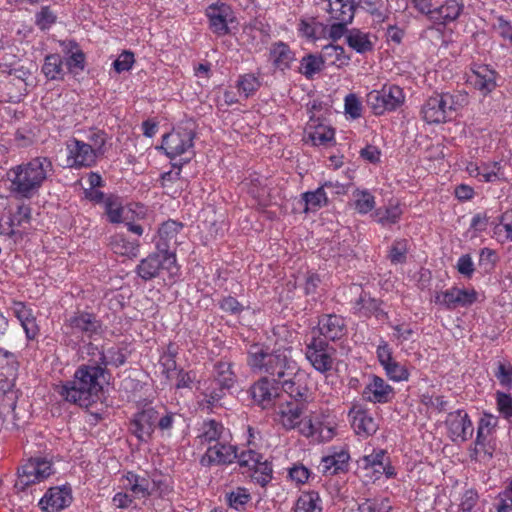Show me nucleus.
<instances>
[{"label":"nucleus","mask_w":512,"mask_h":512,"mask_svg":"<svg viewBox=\"0 0 512 512\" xmlns=\"http://www.w3.org/2000/svg\"><path fill=\"white\" fill-rule=\"evenodd\" d=\"M477 502L478 493L473 489L466 490L461 497L459 512H473Z\"/></svg>","instance_id":"nucleus-59"},{"label":"nucleus","mask_w":512,"mask_h":512,"mask_svg":"<svg viewBox=\"0 0 512 512\" xmlns=\"http://www.w3.org/2000/svg\"><path fill=\"white\" fill-rule=\"evenodd\" d=\"M320 57L323 60L324 65H335L338 67L347 65L350 61V57L346 55L345 50L340 45L328 44L322 48Z\"/></svg>","instance_id":"nucleus-33"},{"label":"nucleus","mask_w":512,"mask_h":512,"mask_svg":"<svg viewBox=\"0 0 512 512\" xmlns=\"http://www.w3.org/2000/svg\"><path fill=\"white\" fill-rule=\"evenodd\" d=\"M368 379L369 382L361 393L365 401L385 404L393 399L394 389L383 378L372 374L368 376Z\"/></svg>","instance_id":"nucleus-16"},{"label":"nucleus","mask_w":512,"mask_h":512,"mask_svg":"<svg viewBox=\"0 0 512 512\" xmlns=\"http://www.w3.org/2000/svg\"><path fill=\"white\" fill-rule=\"evenodd\" d=\"M309 429L312 436H318L322 441H328L334 435L333 428L324 426L321 423L314 424L311 422Z\"/></svg>","instance_id":"nucleus-64"},{"label":"nucleus","mask_w":512,"mask_h":512,"mask_svg":"<svg viewBox=\"0 0 512 512\" xmlns=\"http://www.w3.org/2000/svg\"><path fill=\"white\" fill-rule=\"evenodd\" d=\"M239 92L243 93L245 98L255 93L260 87V82L253 74L241 76L237 82Z\"/></svg>","instance_id":"nucleus-50"},{"label":"nucleus","mask_w":512,"mask_h":512,"mask_svg":"<svg viewBox=\"0 0 512 512\" xmlns=\"http://www.w3.org/2000/svg\"><path fill=\"white\" fill-rule=\"evenodd\" d=\"M477 299L475 290L460 289L453 287L443 292H439L435 296V303L447 309H455L457 307H466L473 304Z\"/></svg>","instance_id":"nucleus-17"},{"label":"nucleus","mask_w":512,"mask_h":512,"mask_svg":"<svg viewBox=\"0 0 512 512\" xmlns=\"http://www.w3.org/2000/svg\"><path fill=\"white\" fill-rule=\"evenodd\" d=\"M237 462L241 467H248L249 469H255L261 461V456L253 450L242 451L240 454L237 453Z\"/></svg>","instance_id":"nucleus-58"},{"label":"nucleus","mask_w":512,"mask_h":512,"mask_svg":"<svg viewBox=\"0 0 512 512\" xmlns=\"http://www.w3.org/2000/svg\"><path fill=\"white\" fill-rule=\"evenodd\" d=\"M150 481L145 477L130 473V491L135 497L145 498L149 495Z\"/></svg>","instance_id":"nucleus-49"},{"label":"nucleus","mask_w":512,"mask_h":512,"mask_svg":"<svg viewBox=\"0 0 512 512\" xmlns=\"http://www.w3.org/2000/svg\"><path fill=\"white\" fill-rule=\"evenodd\" d=\"M31 219V208L29 205H26L24 203L18 204L16 207V211L12 212L8 225V230H2L0 231L1 234L7 235L10 238H14L15 241L18 238H22V233L20 231H16L13 229L15 226H22L25 223H29Z\"/></svg>","instance_id":"nucleus-30"},{"label":"nucleus","mask_w":512,"mask_h":512,"mask_svg":"<svg viewBox=\"0 0 512 512\" xmlns=\"http://www.w3.org/2000/svg\"><path fill=\"white\" fill-rule=\"evenodd\" d=\"M392 506L388 498H365L358 504L359 512H391Z\"/></svg>","instance_id":"nucleus-42"},{"label":"nucleus","mask_w":512,"mask_h":512,"mask_svg":"<svg viewBox=\"0 0 512 512\" xmlns=\"http://www.w3.org/2000/svg\"><path fill=\"white\" fill-rule=\"evenodd\" d=\"M165 271L169 276L178 272L176 255L165 254L158 250L142 259L135 269L137 275L145 281L159 277Z\"/></svg>","instance_id":"nucleus-8"},{"label":"nucleus","mask_w":512,"mask_h":512,"mask_svg":"<svg viewBox=\"0 0 512 512\" xmlns=\"http://www.w3.org/2000/svg\"><path fill=\"white\" fill-rule=\"evenodd\" d=\"M497 73L487 65H477L468 76V81L483 96H487L496 87Z\"/></svg>","instance_id":"nucleus-19"},{"label":"nucleus","mask_w":512,"mask_h":512,"mask_svg":"<svg viewBox=\"0 0 512 512\" xmlns=\"http://www.w3.org/2000/svg\"><path fill=\"white\" fill-rule=\"evenodd\" d=\"M445 424L453 442H466L473 435L474 429L468 414L457 410L448 414Z\"/></svg>","instance_id":"nucleus-12"},{"label":"nucleus","mask_w":512,"mask_h":512,"mask_svg":"<svg viewBox=\"0 0 512 512\" xmlns=\"http://www.w3.org/2000/svg\"><path fill=\"white\" fill-rule=\"evenodd\" d=\"M53 173V164L47 157H36L8 172L10 192L17 198H32L43 182Z\"/></svg>","instance_id":"nucleus-2"},{"label":"nucleus","mask_w":512,"mask_h":512,"mask_svg":"<svg viewBox=\"0 0 512 512\" xmlns=\"http://www.w3.org/2000/svg\"><path fill=\"white\" fill-rule=\"evenodd\" d=\"M355 209L361 213L366 214L375 206V198L372 194L367 191H362L356 194Z\"/></svg>","instance_id":"nucleus-54"},{"label":"nucleus","mask_w":512,"mask_h":512,"mask_svg":"<svg viewBox=\"0 0 512 512\" xmlns=\"http://www.w3.org/2000/svg\"><path fill=\"white\" fill-rule=\"evenodd\" d=\"M494 375L501 386L507 389L512 388V365L499 362Z\"/></svg>","instance_id":"nucleus-56"},{"label":"nucleus","mask_w":512,"mask_h":512,"mask_svg":"<svg viewBox=\"0 0 512 512\" xmlns=\"http://www.w3.org/2000/svg\"><path fill=\"white\" fill-rule=\"evenodd\" d=\"M345 112L353 119L361 117L362 105L355 94H348L345 97Z\"/></svg>","instance_id":"nucleus-61"},{"label":"nucleus","mask_w":512,"mask_h":512,"mask_svg":"<svg viewBox=\"0 0 512 512\" xmlns=\"http://www.w3.org/2000/svg\"><path fill=\"white\" fill-rule=\"evenodd\" d=\"M323 67L324 63L320 55L309 54L302 58L300 71L306 78L310 79L320 72Z\"/></svg>","instance_id":"nucleus-43"},{"label":"nucleus","mask_w":512,"mask_h":512,"mask_svg":"<svg viewBox=\"0 0 512 512\" xmlns=\"http://www.w3.org/2000/svg\"><path fill=\"white\" fill-rule=\"evenodd\" d=\"M253 478L261 486H265L272 478V467L265 461L259 462L257 468L254 469Z\"/></svg>","instance_id":"nucleus-60"},{"label":"nucleus","mask_w":512,"mask_h":512,"mask_svg":"<svg viewBox=\"0 0 512 512\" xmlns=\"http://www.w3.org/2000/svg\"><path fill=\"white\" fill-rule=\"evenodd\" d=\"M276 381V379H274ZM309 375L300 370L296 361L294 360V367L285 369L283 371V378L277 380L281 384L282 390L295 402L306 404L311 398V391L309 388Z\"/></svg>","instance_id":"nucleus-7"},{"label":"nucleus","mask_w":512,"mask_h":512,"mask_svg":"<svg viewBox=\"0 0 512 512\" xmlns=\"http://www.w3.org/2000/svg\"><path fill=\"white\" fill-rule=\"evenodd\" d=\"M497 425L498 417L490 413H484L478 422L475 445L477 448L479 447L480 450L488 453L490 456L492 453L489 451V437L493 434Z\"/></svg>","instance_id":"nucleus-24"},{"label":"nucleus","mask_w":512,"mask_h":512,"mask_svg":"<svg viewBox=\"0 0 512 512\" xmlns=\"http://www.w3.org/2000/svg\"><path fill=\"white\" fill-rule=\"evenodd\" d=\"M106 370L99 364H83L78 367L71 381L62 385L60 395L68 402L89 408L100 399Z\"/></svg>","instance_id":"nucleus-1"},{"label":"nucleus","mask_w":512,"mask_h":512,"mask_svg":"<svg viewBox=\"0 0 512 512\" xmlns=\"http://www.w3.org/2000/svg\"><path fill=\"white\" fill-rule=\"evenodd\" d=\"M237 380L233 371V364L229 361L220 360L214 364L212 378L204 389V398L209 407L221 405L220 401L227 392L235 385Z\"/></svg>","instance_id":"nucleus-4"},{"label":"nucleus","mask_w":512,"mask_h":512,"mask_svg":"<svg viewBox=\"0 0 512 512\" xmlns=\"http://www.w3.org/2000/svg\"><path fill=\"white\" fill-rule=\"evenodd\" d=\"M67 150V162L70 167H90L98 156L92 145L77 139L67 142Z\"/></svg>","instance_id":"nucleus-15"},{"label":"nucleus","mask_w":512,"mask_h":512,"mask_svg":"<svg viewBox=\"0 0 512 512\" xmlns=\"http://www.w3.org/2000/svg\"><path fill=\"white\" fill-rule=\"evenodd\" d=\"M496 405L499 413L509 422H512V396L505 392L497 391Z\"/></svg>","instance_id":"nucleus-51"},{"label":"nucleus","mask_w":512,"mask_h":512,"mask_svg":"<svg viewBox=\"0 0 512 512\" xmlns=\"http://www.w3.org/2000/svg\"><path fill=\"white\" fill-rule=\"evenodd\" d=\"M250 392L253 400L264 409L270 407L273 400L278 396L277 389L266 377L254 383Z\"/></svg>","instance_id":"nucleus-26"},{"label":"nucleus","mask_w":512,"mask_h":512,"mask_svg":"<svg viewBox=\"0 0 512 512\" xmlns=\"http://www.w3.org/2000/svg\"><path fill=\"white\" fill-rule=\"evenodd\" d=\"M463 4H459L456 0H447L440 7L434 8L432 12L431 22L434 24L445 25L455 21L463 11Z\"/></svg>","instance_id":"nucleus-28"},{"label":"nucleus","mask_w":512,"mask_h":512,"mask_svg":"<svg viewBox=\"0 0 512 512\" xmlns=\"http://www.w3.org/2000/svg\"><path fill=\"white\" fill-rule=\"evenodd\" d=\"M145 388V398H135L137 412L134 414L133 420L130 421V432L133 433L138 440L147 441L155 428V423L158 419V412L152 406L154 399L153 393L147 385L142 386Z\"/></svg>","instance_id":"nucleus-5"},{"label":"nucleus","mask_w":512,"mask_h":512,"mask_svg":"<svg viewBox=\"0 0 512 512\" xmlns=\"http://www.w3.org/2000/svg\"><path fill=\"white\" fill-rule=\"evenodd\" d=\"M338 187V185H334L331 181L325 182L323 185L318 187L315 191H308L302 194V201L304 202L305 213L310 211H317L318 209L326 206L328 204V197L326 194V188Z\"/></svg>","instance_id":"nucleus-27"},{"label":"nucleus","mask_w":512,"mask_h":512,"mask_svg":"<svg viewBox=\"0 0 512 512\" xmlns=\"http://www.w3.org/2000/svg\"><path fill=\"white\" fill-rule=\"evenodd\" d=\"M196 374L193 371L179 369L176 377V389H191L195 381Z\"/></svg>","instance_id":"nucleus-63"},{"label":"nucleus","mask_w":512,"mask_h":512,"mask_svg":"<svg viewBox=\"0 0 512 512\" xmlns=\"http://www.w3.org/2000/svg\"><path fill=\"white\" fill-rule=\"evenodd\" d=\"M350 454L345 449H334L329 455L324 456L319 468L324 475H337L346 473L349 469Z\"/></svg>","instance_id":"nucleus-20"},{"label":"nucleus","mask_w":512,"mask_h":512,"mask_svg":"<svg viewBox=\"0 0 512 512\" xmlns=\"http://www.w3.org/2000/svg\"><path fill=\"white\" fill-rule=\"evenodd\" d=\"M219 307L224 312L230 313L232 315H238L244 310V306L232 296L224 297L219 302Z\"/></svg>","instance_id":"nucleus-62"},{"label":"nucleus","mask_w":512,"mask_h":512,"mask_svg":"<svg viewBox=\"0 0 512 512\" xmlns=\"http://www.w3.org/2000/svg\"><path fill=\"white\" fill-rule=\"evenodd\" d=\"M56 14L50 9L49 6H43L41 10L35 15V24L41 29H48L56 22Z\"/></svg>","instance_id":"nucleus-55"},{"label":"nucleus","mask_w":512,"mask_h":512,"mask_svg":"<svg viewBox=\"0 0 512 512\" xmlns=\"http://www.w3.org/2000/svg\"><path fill=\"white\" fill-rule=\"evenodd\" d=\"M35 469L34 458L28 460L20 469H18V479L15 487L20 490H25L28 486L34 484L33 473Z\"/></svg>","instance_id":"nucleus-46"},{"label":"nucleus","mask_w":512,"mask_h":512,"mask_svg":"<svg viewBox=\"0 0 512 512\" xmlns=\"http://www.w3.org/2000/svg\"><path fill=\"white\" fill-rule=\"evenodd\" d=\"M210 29L218 36L230 33L229 25L234 23L235 17L231 7L225 3L213 4L207 8Z\"/></svg>","instance_id":"nucleus-13"},{"label":"nucleus","mask_w":512,"mask_h":512,"mask_svg":"<svg viewBox=\"0 0 512 512\" xmlns=\"http://www.w3.org/2000/svg\"><path fill=\"white\" fill-rule=\"evenodd\" d=\"M126 355V348L112 347L106 353H102L100 359L105 366L114 365L118 367L125 363Z\"/></svg>","instance_id":"nucleus-48"},{"label":"nucleus","mask_w":512,"mask_h":512,"mask_svg":"<svg viewBox=\"0 0 512 512\" xmlns=\"http://www.w3.org/2000/svg\"><path fill=\"white\" fill-rule=\"evenodd\" d=\"M249 499L250 495L244 488H238L236 491H233L227 495V501L230 507L236 510L242 509L244 505L249 501Z\"/></svg>","instance_id":"nucleus-57"},{"label":"nucleus","mask_w":512,"mask_h":512,"mask_svg":"<svg viewBox=\"0 0 512 512\" xmlns=\"http://www.w3.org/2000/svg\"><path fill=\"white\" fill-rule=\"evenodd\" d=\"M443 100L440 95L430 97L422 108L424 120L429 123H442L445 122L449 116L446 109L442 105Z\"/></svg>","instance_id":"nucleus-31"},{"label":"nucleus","mask_w":512,"mask_h":512,"mask_svg":"<svg viewBox=\"0 0 512 512\" xmlns=\"http://www.w3.org/2000/svg\"><path fill=\"white\" fill-rule=\"evenodd\" d=\"M355 309L366 317H369L370 315H376L378 317L383 313L380 308L379 301L371 298L367 294L360 295L359 299L356 301Z\"/></svg>","instance_id":"nucleus-41"},{"label":"nucleus","mask_w":512,"mask_h":512,"mask_svg":"<svg viewBox=\"0 0 512 512\" xmlns=\"http://www.w3.org/2000/svg\"><path fill=\"white\" fill-rule=\"evenodd\" d=\"M0 89L6 95L5 101L17 103L26 94L27 83L7 76L5 81H0Z\"/></svg>","instance_id":"nucleus-35"},{"label":"nucleus","mask_w":512,"mask_h":512,"mask_svg":"<svg viewBox=\"0 0 512 512\" xmlns=\"http://www.w3.org/2000/svg\"><path fill=\"white\" fill-rule=\"evenodd\" d=\"M123 207L119 198L115 195H109L105 200V213L111 223H120Z\"/></svg>","instance_id":"nucleus-47"},{"label":"nucleus","mask_w":512,"mask_h":512,"mask_svg":"<svg viewBox=\"0 0 512 512\" xmlns=\"http://www.w3.org/2000/svg\"><path fill=\"white\" fill-rule=\"evenodd\" d=\"M194 133L190 129H176L163 136L161 149L173 159L183 154L193 155Z\"/></svg>","instance_id":"nucleus-10"},{"label":"nucleus","mask_w":512,"mask_h":512,"mask_svg":"<svg viewBox=\"0 0 512 512\" xmlns=\"http://www.w3.org/2000/svg\"><path fill=\"white\" fill-rule=\"evenodd\" d=\"M440 97L443 100L442 105L446 109L449 117L452 112L458 110L460 107H463L465 104H467L468 101L467 94L461 92L454 94L443 93L440 94Z\"/></svg>","instance_id":"nucleus-44"},{"label":"nucleus","mask_w":512,"mask_h":512,"mask_svg":"<svg viewBox=\"0 0 512 512\" xmlns=\"http://www.w3.org/2000/svg\"><path fill=\"white\" fill-rule=\"evenodd\" d=\"M402 215V210L398 205H392L387 208H379L373 213V218L382 226H391L396 224Z\"/></svg>","instance_id":"nucleus-40"},{"label":"nucleus","mask_w":512,"mask_h":512,"mask_svg":"<svg viewBox=\"0 0 512 512\" xmlns=\"http://www.w3.org/2000/svg\"><path fill=\"white\" fill-rule=\"evenodd\" d=\"M346 42L350 48L360 54L371 52L374 49V43L370 40L369 34L359 29L349 30Z\"/></svg>","instance_id":"nucleus-34"},{"label":"nucleus","mask_w":512,"mask_h":512,"mask_svg":"<svg viewBox=\"0 0 512 512\" xmlns=\"http://www.w3.org/2000/svg\"><path fill=\"white\" fill-rule=\"evenodd\" d=\"M321 498L318 492H303L296 501L295 512H321Z\"/></svg>","instance_id":"nucleus-37"},{"label":"nucleus","mask_w":512,"mask_h":512,"mask_svg":"<svg viewBox=\"0 0 512 512\" xmlns=\"http://www.w3.org/2000/svg\"><path fill=\"white\" fill-rule=\"evenodd\" d=\"M247 365L253 372L283 378V371L294 367V360L285 350L270 351L262 344H252L247 351Z\"/></svg>","instance_id":"nucleus-3"},{"label":"nucleus","mask_w":512,"mask_h":512,"mask_svg":"<svg viewBox=\"0 0 512 512\" xmlns=\"http://www.w3.org/2000/svg\"><path fill=\"white\" fill-rule=\"evenodd\" d=\"M305 404L300 402H285L278 406L275 412L276 420L287 429H293L300 423Z\"/></svg>","instance_id":"nucleus-22"},{"label":"nucleus","mask_w":512,"mask_h":512,"mask_svg":"<svg viewBox=\"0 0 512 512\" xmlns=\"http://www.w3.org/2000/svg\"><path fill=\"white\" fill-rule=\"evenodd\" d=\"M351 425L355 432L361 436L374 434L378 429L375 419L360 405H353L349 411Z\"/></svg>","instance_id":"nucleus-21"},{"label":"nucleus","mask_w":512,"mask_h":512,"mask_svg":"<svg viewBox=\"0 0 512 512\" xmlns=\"http://www.w3.org/2000/svg\"><path fill=\"white\" fill-rule=\"evenodd\" d=\"M334 134L333 129L319 126L309 134V138L314 145H327L334 139Z\"/></svg>","instance_id":"nucleus-53"},{"label":"nucleus","mask_w":512,"mask_h":512,"mask_svg":"<svg viewBox=\"0 0 512 512\" xmlns=\"http://www.w3.org/2000/svg\"><path fill=\"white\" fill-rule=\"evenodd\" d=\"M305 356L312 367L321 374L330 372L336 360V348L319 336H313L305 347Z\"/></svg>","instance_id":"nucleus-9"},{"label":"nucleus","mask_w":512,"mask_h":512,"mask_svg":"<svg viewBox=\"0 0 512 512\" xmlns=\"http://www.w3.org/2000/svg\"><path fill=\"white\" fill-rule=\"evenodd\" d=\"M409 243L406 239L395 240L390 248L388 258L392 264H402L407 260Z\"/></svg>","instance_id":"nucleus-45"},{"label":"nucleus","mask_w":512,"mask_h":512,"mask_svg":"<svg viewBox=\"0 0 512 512\" xmlns=\"http://www.w3.org/2000/svg\"><path fill=\"white\" fill-rule=\"evenodd\" d=\"M353 0H328L330 19L351 23L355 15Z\"/></svg>","instance_id":"nucleus-32"},{"label":"nucleus","mask_w":512,"mask_h":512,"mask_svg":"<svg viewBox=\"0 0 512 512\" xmlns=\"http://www.w3.org/2000/svg\"><path fill=\"white\" fill-rule=\"evenodd\" d=\"M224 426L216 420L204 421L198 436L202 444L219 442L223 438Z\"/></svg>","instance_id":"nucleus-36"},{"label":"nucleus","mask_w":512,"mask_h":512,"mask_svg":"<svg viewBox=\"0 0 512 512\" xmlns=\"http://www.w3.org/2000/svg\"><path fill=\"white\" fill-rule=\"evenodd\" d=\"M73 334H81L83 337L92 338L101 333L102 326L94 314L81 312L71 316L67 320Z\"/></svg>","instance_id":"nucleus-18"},{"label":"nucleus","mask_w":512,"mask_h":512,"mask_svg":"<svg viewBox=\"0 0 512 512\" xmlns=\"http://www.w3.org/2000/svg\"><path fill=\"white\" fill-rule=\"evenodd\" d=\"M183 228V223L175 220H168L162 223L158 229L159 239L156 244L157 250L165 254L176 255L175 250L181 243L179 238Z\"/></svg>","instance_id":"nucleus-14"},{"label":"nucleus","mask_w":512,"mask_h":512,"mask_svg":"<svg viewBox=\"0 0 512 512\" xmlns=\"http://www.w3.org/2000/svg\"><path fill=\"white\" fill-rule=\"evenodd\" d=\"M366 102L375 115L396 111L405 102L403 89L395 84H384L379 90L367 94Z\"/></svg>","instance_id":"nucleus-6"},{"label":"nucleus","mask_w":512,"mask_h":512,"mask_svg":"<svg viewBox=\"0 0 512 512\" xmlns=\"http://www.w3.org/2000/svg\"><path fill=\"white\" fill-rule=\"evenodd\" d=\"M271 57L277 68L281 70L288 69L291 62L294 60V54L289 46L283 42L273 45L271 49Z\"/></svg>","instance_id":"nucleus-38"},{"label":"nucleus","mask_w":512,"mask_h":512,"mask_svg":"<svg viewBox=\"0 0 512 512\" xmlns=\"http://www.w3.org/2000/svg\"><path fill=\"white\" fill-rule=\"evenodd\" d=\"M236 458V447L219 441L207 449L202 461L207 459L208 464L225 465L232 463Z\"/></svg>","instance_id":"nucleus-25"},{"label":"nucleus","mask_w":512,"mask_h":512,"mask_svg":"<svg viewBox=\"0 0 512 512\" xmlns=\"http://www.w3.org/2000/svg\"><path fill=\"white\" fill-rule=\"evenodd\" d=\"M12 310L15 316L20 321L28 339H34L38 334V326L36 319L33 316L32 310L28 308L23 302H14Z\"/></svg>","instance_id":"nucleus-29"},{"label":"nucleus","mask_w":512,"mask_h":512,"mask_svg":"<svg viewBox=\"0 0 512 512\" xmlns=\"http://www.w3.org/2000/svg\"><path fill=\"white\" fill-rule=\"evenodd\" d=\"M318 332L319 337L327 342L343 338L347 332L345 319L336 314H323L318 318V324L313 333Z\"/></svg>","instance_id":"nucleus-11"},{"label":"nucleus","mask_w":512,"mask_h":512,"mask_svg":"<svg viewBox=\"0 0 512 512\" xmlns=\"http://www.w3.org/2000/svg\"><path fill=\"white\" fill-rule=\"evenodd\" d=\"M42 72L49 80L62 79L64 75L63 61L59 54H50L45 57Z\"/></svg>","instance_id":"nucleus-39"},{"label":"nucleus","mask_w":512,"mask_h":512,"mask_svg":"<svg viewBox=\"0 0 512 512\" xmlns=\"http://www.w3.org/2000/svg\"><path fill=\"white\" fill-rule=\"evenodd\" d=\"M384 370L387 374V376L393 380V381H406L409 377V372L405 368V366L401 365L400 363L392 360L387 365H385Z\"/></svg>","instance_id":"nucleus-52"},{"label":"nucleus","mask_w":512,"mask_h":512,"mask_svg":"<svg viewBox=\"0 0 512 512\" xmlns=\"http://www.w3.org/2000/svg\"><path fill=\"white\" fill-rule=\"evenodd\" d=\"M71 501L70 491L66 488H50L39 505L46 512H58L69 505Z\"/></svg>","instance_id":"nucleus-23"}]
</instances>
